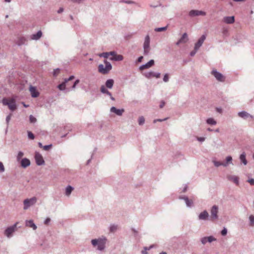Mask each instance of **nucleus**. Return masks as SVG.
Listing matches in <instances>:
<instances>
[{
    "instance_id": "obj_58",
    "label": "nucleus",
    "mask_w": 254,
    "mask_h": 254,
    "mask_svg": "<svg viewBox=\"0 0 254 254\" xmlns=\"http://www.w3.org/2000/svg\"><path fill=\"white\" fill-rule=\"evenodd\" d=\"M11 115L9 114L6 118V122L7 125H8L9 122L11 119Z\"/></svg>"
},
{
    "instance_id": "obj_12",
    "label": "nucleus",
    "mask_w": 254,
    "mask_h": 254,
    "mask_svg": "<svg viewBox=\"0 0 254 254\" xmlns=\"http://www.w3.org/2000/svg\"><path fill=\"white\" fill-rule=\"evenodd\" d=\"M189 40L188 35L187 33H184L181 38L176 42V45L178 46L180 44L186 43Z\"/></svg>"
},
{
    "instance_id": "obj_17",
    "label": "nucleus",
    "mask_w": 254,
    "mask_h": 254,
    "mask_svg": "<svg viewBox=\"0 0 254 254\" xmlns=\"http://www.w3.org/2000/svg\"><path fill=\"white\" fill-rule=\"evenodd\" d=\"M31 96L33 98H36L39 96V92L37 90L35 87L31 86L29 88Z\"/></svg>"
},
{
    "instance_id": "obj_27",
    "label": "nucleus",
    "mask_w": 254,
    "mask_h": 254,
    "mask_svg": "<svg viewBox=\"0 0 254 254\" xmlns=\"http://www.w3.org/2000/svg\"><path fill=\"white\" fill-rule=\"evenodd\" d=\"M231 164H232V157L231 156H228L226 158V162L223 163V166L227 167Z\"/></svg>"
},
{
    "instance_id": "obj_32",
    "label": "nucleus",
    "mask_w": 254,
    "mask_h": 254,
    "mask_svg": "<svg viewBox=\"0 0 254 254\" xmlns=\"http://www.w3.org/2000/svg\"><path fill=\"white\" fill-rule=\"evenodd\" d=\"M73 190V188L70 186H68L65 189V194L67 196L70 194L71 191Z\"/></svg>"
},
{
    "instance_id": "obj_4",
    "label": "nucleus",
    "mask_w": 254,
    "mask_h": 254,
    "mask_svg": "<svg viewBox=\"0 0 254 254\" xmlns=\"http://www.w3.org/2000/svg\"><path fill=\"white\" fill-rule=\"evenodd\" d=\"M37 199L36 197L34 196L31 198L25 199L23 201V209L27 210L30 206L34 205L37 202Z\"/></svg>"
},
{
    "instance_id": "obj_49",
    "label": "nucleus",
    "mask_w": 254,
    "mask_h": 254,
    "mask_svg": "<svg viewBox=\"0 0 254 254\" xmlns=\"http://www.w3.org/2000/svg\"><path fill=\"white\" fill-rule=\"evenodd\" d=\"M198 49H195V47H194V49L193 50H192L190 53V56L191 57H193L194 56L196 53L197 52V51H198Z\"/></svg>"
},
{
    "instance_id": "obj_64",
    "label": "nucleus",
    "mask_w": 254,
    "mask_h": 254,
    "mask_svg": "<svg viewBox=\"0 0 254 254\" xmlns=\"http://www.w3.org/2000/svg\"><path fill=\"white\" fill-rule=\"evenodd\" d=\"M143 59V56H140V57H138V58L137 59V62H138V63L141 62Z\"/></svg>"
},
{
    "instance_id": "obj_21",
    "label": "nucleus",
    "mask_w": 254,
    "mask_h": 254,
    "mask_svg": "<svg viewBox=\"0 0 254 254\" xmlns=\"http://www.w3.org/2000/svg\"><path fill=\"white\" fill-rule=\"evenodd\" d=\"M42 31H38L36 33L33 34L31 36V39L34 40H38L42 37Z\"/></svg>"
},
{
    "instance_id": "obj_53",
    "label": "nucleus",
    "mask_w": 254,
    "mask_h": 254,
    "mask_svg": "<svg viewBox=\"0 0 254 254\" xmlns=\"http://www.w3.org/2000/svg\"><path fill=\"white\" fill-rule=\"evenodd\" d=\"M74 75H71L67 78H64V80H65V82L68 83V81L73 80L74 78Z\"/></svg>"
},
{
    "instance_id": "obj_16",
    "label": "nucleus",
    "mask_w": 254,
    "mask_h": 254,
    "mask_svg": "<svg viewBox=\"0 0 254 254\" xmlns=\"http://www.w3.org/2000/svg\"><path fill=\"white\" fill-rule=\"evenodd\" d=\"M110 111L112 113H115L118 116H121L123 115L125 110L124 109H118L115 107H112L110 109Z\"/></svg>"
},
{
    "instance_id": "obj_6",
    "label": "nucleus",
    "mask_w": 254,
    "mask_h": 254,
    "mask_svg": "<svg viewBox=\"0 0 254 254\" xmlns=\"http://www.w3.org/2000/svg\"><path fill=\"white\" fill-rule=\"evenodd\" d=\"M17 222L15 223L13 225L7 227L4 231V235L7 237L9 238L12 236V233L15 231Z\"/></svg>"
},
{
    "instance_id": "obj_14",
    "label": "nucleus",
    "mask_w": 254,
    "mask_h": 254,
    "mask_svg": "<svg viewBox=\"0 0 254 254\" xmlns=\"http://www.w3.org/2000/svg\"><path fill=\"white\" fill-rule=\"evenodd\" d=\"M205 39L206 35L204 34L202 35L200 37V38L198 40L197 42L195 44L194 47H195V49H199V48L202 46Z\"/></svg>"
},
{
    "instance_id": "obj_9",
    "label": "nucleus",
    "mask_w": 254,
    "mask_h": 254,
    "mask_svg": "<svg viewBox=\"0 0 254 254\" xmlns=\"http://www.w3.org/2000/svg\"><path fill=\"white\" fill-rule=\"evenodd\" d=\"M205 12L198 10H191L189 13V15L190 17H194L200 15L205 16Z\"/></svg>"
},
{
    "instance_id": "obj_55",
    "label": "nucleus",
    "mask_w": 254,
    "mask_h": 254,
    "mask_svg": "<svg viewBox=\"0 0 254 254\" xmlns=\"http://www.w3.org/2000/svg\"><path fill=\"white\" fill-rule=\"evenodd\" d=\"M52 146V144L46 145H44L43 146V148L45 150H48L49 149H50L51 148Z\"/></svg>"
},
{
    "instance_id": "obj_33",
    "label": "nucleus",
    "mask_w": 254,
    "mask_h": 254,
    "mask_svg": "<svg viewBox=\"0 0 254 254\" xmlns=\"http://www.w3.org/2000/svg\"><path fill=\"white\" fill-rule=\"evenodd\" d=\"M79 82H80L79 79H76L73 83L72 86L71 87V88L67 89L66 91L67 92V91H69L70 90H74L76 88V85L79 83Z\"/></svg>"
},
{
    "instance_id": "obj_45",
    "label": "nucleus",
    "mask_w": 254,
    "mask_h": 254,
    "mask_svg": "<svg viewBox=\"0 0 254 254\" xmlns=\"http://www.w3.org/2000/svg\"><path fill=\"white\" fill-rule=\"evenodd\" d=\"M100 91L103 94H105V93L108 91V90L104 85H102L100 88Z\"/></svg>"
},
{
    "instance_id": "obj_1",
    "label": "nucleus",
    "mask_w": 254,
    "mask_h": 254,
    "mask_svg": "<svg viewBox=\"0 0 254 254\" xmlns=\"http://www.w3.org/2000/svg\"><path fill=\"white\" fill-rule=\"evenodd\" d=\"M107 242V239L105 237L99 238L98 239H93L91 240V244L94 247L97 246V250L103 251L105 248V245Z\"/></svg>"
},
{
    "instance_id": "obj_19",
    "label": "nucleus",
    "mask_w": 254,
    "mask_h": 254,
    "mask_svg": "<svg viewBox=\"0 0 254 254\" xmlns=\"http://www.w3.org/2000/svg\"><path fill=\"white\" fill-rule=\"evenodd\" d=\"M223 21L226 24H232L235 22V17L234 16H225L223 18Z\"/></svg>"
},
{
    "instance_id": "obj_13",
    "label": "nucleus",
    "mask_w": 254,
    "mask_h": 254,
    "mask_svg": "<svg viewBox=\"0 0 254 254\" xmlns=\"http://www.w3.org/2000/svg\"><path fill=\"white\" fill-rule=\"evenodd\" d=\"M144 75L147 78H150L152 77L159 78L160 77V73L149 71L144 73Z\"/></svg>"
},
{
    "instance_id": "obj_42",
    "label": "nucleus",
    "mask_w": 254,
    "mask_h": 254,
    "mask_svg": "<svg viewBox=\"0 0 254 254\" xmlns=\"http://www.w3.org/2000/svg\"><path fill=\"white\" fill-rule=\"evenodd\" d=\"M24 153L22 151H19L17 156V161H19L21 158L23 156Z\"/></svg>"
},
{
    "instance_id": "obj_23",
    "label": "nucleus",
    "mask_w": 254,
    "mask_h": 254,
    "mask_svg": "<svg viewBox=\"0 0 254 254\" xmlns=\"http://www.w3.org/2000/svg\"><path fill=\"white\" fill-rule=\"evenodd\" d=\"M143 49H150V37L148 35L145 38Z\"/></svg>"
},
{
    "instance_id": "obj_43",
    "label": "nucleus",
    "mask_w": 254,
    "mask_h": 254,
    "mask_svg": "<svg viewBox=\"0 0 254 254\" xmlns=\"http://www.w3.org/2000/svg\"><path fill=\"white\" fill-rule=\"evenodd\" d=\"M207 242H208L209 243H211L212 242L215 241L216 240V239L212 236L207 237Z\"/></svg>"
},
{
    "instance_id": "obj_25",
    "label": "nucleus",
    "mask_w": 254,
    "mask_h": 254,
    "mask_svg": "<svg viewBox=\"0 0 254 254\" xmlns=\"http://www.w3.org/2000/svg\"><path fill=\"white\" fill-rule=\"evenodd\" d=\"M114 83V80L112 79H109L106 81L105 85L107 88L111 89L113 86Z\"/></svg>"
},
{
    "instance_id": "obj_61",
    "label": "nucleus",
    "mask_w": 254,
    "mask_h": 254,
    "mask_svg": "<svg viewBox=\"0 0 254 254\" xmlns=\"http://www.w3.org/2000/svg\"><path fill=\"white\" fill-rule=\"evenodd\" d=\"M150 49H144V55H147L149 53Z\"/></svg>"
},
{
    "instance_id": "obj_7",
    "label": "nucleus",
    "mask_w": 254,
    "mask_h": 254,
    "mask_svg": "<svg viewBox=\"0 0 254 254\" xmlns=\"http://www.w3.org/2000/svg\"><path fill=\"white\" fill-rule=\"evenodd\" d=\"M211 74L219 81L223 82L225 80V77L220 72L217 71L216 69H213L211 71Z\"/></svg>"
},
{
    "instance_id": "obj_59",
    "label": "nucleus",
    "mask_w": 254,
    "mask_h": 254,
    "mask_svg": "<svg viewBox=\"0 0 254 254\" xmlns=\"http://www.w3.org/2000/svg\"><path fill=\"white\" fill-rule=\"evenodd\" d=\"M51 221V219L50 218H47L44 221V224L46 225H48L49 223Z\"/></svg>"
},
{
    "instance_id": "obj_37",
    "label": "nucleus",
    "mask_w": 254,
    "mask_h": 254,
    "mask_svg": "<svg viewBox=\"0 0 254 254\" xmlns=\"http://www.w3.org/2000/svg\"><path fill=\"white\" fill-rule=\"evenodd\" d=\"M212 162L213 163L214 166L216 167H218L220 166H223V163L216 161L215 160H213Z\"/></svg>"
},
{
    "instance_id": "obj_28",
    "label": "nucleus",
    "mask_w": 254,
    "mask_h": 254,
    "mask_svg": "<svg viewBox=\"0 0 254 254\" xmlns=\"http://www.w3.org/2000/svg\"><path fill=\"white\" fill-rule=\"evenodd\" d=\"M229 180L232 181L237 185H239V178L235 176H230L228 178Z\"/></svg>"
},
{
    "instance_id": "obj_62",
    "label": "nucleus",
    "mask_w": 254,
    "mask_h": 254,
    "mask_svg": "<svg viewBox=\"0 0 254 254\" xmlns=\"http://www.w3.org/2000/svg\"><path fill=\"white\" fill-rule=\"evenodd\" d=\"M108 53H109V56H112V57L115 56L117 54V53L115 51H111V52H108Z\"/></svg>"
},
{
    "instance_id": "obj_20",
    "label": "nucleus",
    "mask_w": 254,
    "mask_h": 254,
    "mask_svg": "<svg viewBox=\"0 0 254 254\" xmlns=\"http://www.w3.org/2000/svg\"><path fill=\"white\" fill-rule=\"evenodd\" d=\"M179 198L181 199H184L188 207H191L192 206L193 202L191 200L189 199L187 196H180Z\"/></svg>"
},
{
    "instance_id": "obj_54",
    "label": "nucleus",
    "mask_w": 254,
    "mask_h": 254,
    "mask_svg": "<svg viewBox=\"0 0 254 254\" xmlns=\"http://www.w3.org/2000/svg\"><path fill=\"white\" fill-rule=\"evenodd\" d=\"M4 171V167L3 163L0 162V173L3 172Z\"/></svg>"
},
{
    "instance_id": "obj_51",
    "label": "nucleus",
    "mask_w": 254,
    "mask_h": 254,
    "mask_svg": "<svg viewBox=\"0 0 254 254\" xmlns=\"http://www.w3.org/2000/svg\"><path fill=\"white\" fill-rule=\"evenodd\" d=\"M207 237H204L202 238L201 239L200 241H201V243L203 245H205L207 242Z\"/></svg>"
},
{
    "instance_id": "obj_29",
    "label": "nucleus",
    "mask_w": 254,
    "mask_h": 254,
    "mask_svg": "<svg viewBox=\"0 0 254 254\" xmlns=\"http://www.w3.org/2000/svg\"><path fill=\"white\" fill-rule=\"evenodd\" d=\"M26 39L25 37H21L19 39V40L17 42V44L18 46H21L23 45L26 44Z\"/></svg>"
},
{
    "instance_id": "obj_8",
    "label": "nucleus",
    "mask_w": 254,
    "mask_h": 254,
    "mask_svg": "<svg viewBox=\"0 0 254 254\" xmlns=\"http://www.w3.org/2000/svg\"><path fill=\"white\" fill-rule=\"evenodd\" d=\"M35 159L36 164L38 166H41L45 164V161L42 155L38 152H36L35 153Z\"/></svg>"
},
{
    "instance_id": "obj_60",
    "label": "nucleus",
    "mask_w": 254,
    "mask_h": 254,
    "mask_svg": "<svg viewBox=\"0 0 254 254\" xmlns=\"http://www.w3.org/2000/svg\"><path fill=\"white\" fill-rule=\"evenodd\" d=\"M205 138L203 137H197V140L200 142H203L205 140Z\"/></svg>"
},
{
    "instance_id": "obj_18",
    "label": "nucleus",
    "mask_w": 254,
    "mask_h": 254,
    "mask_svg": "<svg viewBox=\"0 0 254 254\" xmlns=\"http://www.w3.org/2000/svg\"><path fill=\"white\" fill-rule=\"evenodd\" d=\"M20 164L22 167L23 168H26L30 165V161L29 159L26 158H24L21 159L20 161Z\"/></svg>"
},
{
    "instance_id": "obj_63",
    "label": "nucleus",
    "mask_w": 254,
    "mask_h": 254,
    "mask_svg": "<svg viewBox=\"0 0 254 254\" xmlns=\"http://www.w3.org/2000/svg\"><path fill=\"white\" fill-rule=\"evenodd\" d=\"M165 102L164 101H161L160 104V108H162L165 106Z\"/></svg>"
},
{
    "instance_id": "obj_56",
    "label": "nucleus",
    "mask_w": 254,
    "mask_h": 254,
    "mask_svg": "<svg viewBox=\"0 0 254 254\" xmlns=\"http://www.w3.org/2000/svg\"><path fill=\"white\" fill-rule=\"evenodd\" d=\"M168 119V118H164V119H155L153 121V123H156L157 122H163V121H165L166 120H167Z\"/></svg>"
},
{
    "instance_id": "obj_2",
    "label": "nucleus",
    "mask_w": 254,
    "mask_h": 254,
    "mask_svg": "<svg viewBox=\"0 0 254 254\" xmlns=\"http://www.w3.org/2000/svg\"><path fill=\"white\" fill-rule=\"evenodd\" d=\"M104 62L105 64V67L104 65L102 64H99L98 66V70L99 72L104 74H107L110 71V70L112 69V66L111 63L108 62L107 60H105Z\"/></svg>"
},
{
    "instance_id": "obj_38",
    "label": "nucleus",
    "mask_w": 254,
    "mask_h": 254,
    "mask_svg": "<svg viewBox=\"0 0 254 254\" xmlns=\"http://www.w3.org/2000/svg\"><path fill=\"white\" fill-rule=\"evenodd\" d=\"M250 219V224L252 226H254V215H250L249 217Z\"/></svg>"
},
{
    "instance_id": "obj_3",
    "label": "nucleus",
    "mask_w": 254,
    "mask_h": 254,
    "mask_svg": "<svg viewBox=\"0 0 254 254\" xmlns=\"http://www.w3.org/2000/svg\"><path fill=\"white\" fill-rule=\"evenodd\" d=\"M2 103L3 105L7 106L11 111H14L16 109L15 100L13 98L8 100L6 98H3L2 100Z\"/></svg>"
},
{
    "instance_id": "obj_11",
    "label": "nucleus",
    "mask_w": 254,
    "mask_h": 254,
    "mask_svg": "<svg viewBox=\"0 0 254 254\" xmlns=\"http://www.w3.org/2000/svg\"><path fill=\"white\" fill-rule=\"evenodd\" d=\"M238 116L239 117L243 118L244 119H247L249 118H250L252 119H254L253 116H252V115L250 114L249 113H248V112H247L246 111H245L239 112L238 113Z\"/></svg>"
},
{
    "instance_id": "obj_57",
    "label": "nucleus",
    "mask_w": 254,
    "mask_h": 254,
    "mask_svg": "<svg viewBox=\"0 0 254 254\" xmlns=\"http://www.w3.org/2000/svg\"><path fill=\"white\" fill-rule=\"evenodd\" d=\"M248 182H249L251 185L254 186V179H250L248 180Z\"/></svg>"
},
{
    "instance_id": "obj_35",
    "label": "nucleus",
    "mask_w": 254,
    "mask_h": 254,
    "mask_svg": "<svg viewBox=\"0 0 254 254\" xmlns=\"http://www.w3.org/2000/svg\"><path fill=\"white\" fill-rule=\"evenodd\" d=\"M167 27H168V26H166L162 27L156 28H155L154 31L155 32L165 31H166L167 30Z\"/></svg>"
},
{
    "instance_id": "obj_41",
    "label": "nucleus",
    "mask_w": 254,
    "mask_h": 254,
    "mask_svg": "<svg viewBox=\"0 0 254 254\" xmlns=\"http://www.w3.org/2000/svg\"><path fill=\"white\" fill-rule=\"evenodd\" d=\"M29 121L31 123H35L37 121V119L33 116L30 115L29 116Z\"/></svg>"
},
{
    "instance_id": "obj_52",
    "label": "nucleus",
    "mask_w": 254,
    "mask_h": 254,
    "mask_svg": "<svg viewBox=\"0 0 254 254\" xmlns=\"http://www.w3.org/2000/svg\"><path fill=\"white\" fill-rule=\"evenodd\" d=\"M227 233V229L226 228H224L221 232V234L222 236H225Z\"/></svg>"
},
{
    "instance_id": "obj_47",
    "label": "nucleus",
    "mask_w": 254,
    "mask_h": 254,
    "mask_svg": "<svg viewBox=\"0 0 254 254\" xmlns=\"http://www.w3.org/2000/svg\"><path fill=\"white\" fill-rule=\"evenodd\" d=\"M163 81L165 82H167L168 81H169V75L167 73H166L164 75V77H163Z\"/></svg>"
},
{
    "instance_id": "obj_30",
    "label": "nucleus",
    "mask_w": 254,
    "mask_h": 254,
    "mask_svg": "<svg viewBox=\"0 0 254 254\" xmlns=\"http://www.w3.org/2000/svg\"><path fill=\"white\" fill-rule=\"evenodd\" d=\"M66 83L67 82H65V80L64 79V82H63L61 84L58 85L57 87L59 90L61 91H64L65 89V86Z\"/></svg>"
},
{
    "instance_id": "obj_26",
    "label": "nucleus",
    "mask_w": 254,
    "mask_h": 254,
    "mask_svg": "<svg viewBox=\"0 0 254 254\" xmlns=\"http://www.w3.org/2000/svg\"><path fill=\"white\" fill-rule=\"evenodd\" d=\"M240 160L241 162L244 164V165H246L248 163V161L246 158V153L243 152L240 156Z\"/></svg>"
},
{
    "instance_id": "obj_50",
    "label": "nucleus",
    "mask_w": 254,
    "mask_h": 254,
    "mask_svg": "<svg viewBox=\"0 0 254 254\" xmlns=\"http://www.w3.org/2000/svg\"><path fill=\"white\" fill-rule=\"evenodd\" d=\"M105 94L108 95L110 97V99L112 100V101H115V99L114 97H113L112 96V93L109 91L108 90V91L106 92V93H105Z\"/></svg>"
},
{
    "instance_id": "obj_34",
    "label": "nucleus",
    "mask_w": 254,
    "mask_h": 254,
    "mask_svg": "<svg viewBox=\"0 0 254 254\" xmlns=\"http://www.w3.org/2000/svg\"><path fill=\"white\" fill-rule=\"evenodd\" d=\"M154 247V245H151L149 247H144V250L141 251V253L142 254H147V251H148V250H150L151 249Z\"/></svg>"
},
{
    "instance_id": "obj_36",
    "label": "nucleus",
    "mask_w": 254,
    "mask_h": 254,
    "mask_svg": "<svg viewBox=\"0 0 254 254\" xmlns=\"http://www.w3.org/2000/svg\"><path fill=\"white\" fill-rule=\"evenodd\" d=\"M138 124L140 126H142L144 124L145 119L143 116H141L138 118Z\"/></svg>"
},
{
    "instance_id": "obj_31",
    "label": "nucleus",
    "mask_w": 254,
    "mask_h": 254,
    "mask_svg": "<svg viewBox=\"0 0 254 254\" xmlns=\"http://www.w3.org/2000/svg\"><path fill=\"white\" fill-rule=\"evenodd\" d=\"M206 123L210 125H215L217 124L216 121L211 118H208L206 120Z\"/></svg>"
},
{
    "instance_id": "obj_44",
    "label": "nucleus",
    "mask_w": 254,
    "mask_h": 254,
    "mask_svg": "<svg viewBox=\"0 0 254 254\" xmlns=\"http://www.w3.org/2000/svg\"><path fill=\"white\" fill-rule=\"evenodd\" d=\"M117 229V226L115 225H111L110 227V231L111 232H115Z\"/></svg>"
},
{
    "instance_id": "obj_24",
    "label": "nucleus",
    "mask_w": 254,
    "mask_h": 254,
    "mask_svg": "<svg viewBox=\"0 0 254 254\" xmlns=\"http://www.w3.org/2000/svg\"><path fill=\"white\" fill-rule=\"evenodd\" d=\"M124 57L121 55L116 54L115 56L110 58V60L114 61H121L123 60Z\"/></svg>"
},
{
    "instance_id": "obj_10",
    "label": "nucleus",
    "mask_w": 254,
    "mask_h": 254,
    "mask_svg": "<svg viewBox=\"0 0 254 254\" xmlns=\"http://www.w3.org/2000/svg\"><path fill=\"white\" fill-rule=\"evenodd\" d=\"M209 214L206 210H204L201 212L198 216V219L199 220L206 221L209 220Z\"/></svg>"
},
{
    "instance_id": "obj_48",
    "label": "nucleus",
    "mask_w": 254,
    "mask_h": 254,
    "mask_svg": "<svg viewBox=\"0 0 254 254\" xmlns=\"http://www.w3.org/2000/svg\"><path fill=\"white\" fill-rule=\"evenodd\" d=\"M60 71V69L58 68L54 69V71H53L54 76H55V77L57 76L58 75V74L59 73Z\"/></svg>"
},
{
    "instance_id": "obj_40",
    "label": "nucleus",
    "mask_w": 254,
    "mask_h": 254,
    "mask_svg": "<svg viewBox=\"0 0 254 254\" xmlns=\"http://www.w3.org/2000/svg\"><path fill=\"white\" fill-rule=\"evenodd\" d=\"M99 56L100 57L107 58L109 56V55L108 52H104L99 54Z\"/></svg>"
},
{
    "instance_id": "obj_39",
    "label": "nucleus",
    "mask_w": 254,
    "mask_h": 254,
    "mask_svg": "<svg viewBox=\"0 0 254 254\" xmlns=\"http://www.w3.org/2000/svg\"><path fill=\"white\" fill-rule=\"evenodd\" d=\"M28 137L30 139H34L35 138L34 134L30 131H28Z\"/></svg>"
},
{
    "instance_id": "obj_46",
    "label": "nucleus",
    "mask_w": 254,
    "mask_h": 254,
    "mask_svg": "<svg viewBox=\"0 0 254 254\" xmlns=\"http://www.w3.org/2000/svg\"><path fill=\"white\" fill-rule=\"evenodd\" d=\"M121 2H124L127 4H133L134 3V1L129 0H121Z\"/></svg>"
},
{
    "instance_id": "obj_15",
    "label": "nucleus",
    "mask_w": 254,
    "mask_h": 254,
    "mask_svg": "<svg viewBox=\"0 0 254 254\" xmlns=\"http://www.w3.org/2000/svg\"><path fill=\"white\" fill-rule=\"evenodd\" d=\"M154 64V61L153 60H150L147 63L141 65L139 67L140 70H143L145 69L148 68Z\"/></svg>"
},
{
    "instance_id": "obj_5",
    "label": "nucleus",
    "mask_w": 254,
    "mask_h": 254,
    "mask_svg": "<svg viewBox=\"0 0 254 254\" xmlns=\"http://www.w3.org/2000/svg\"><path fill=\"white\" fill-rule=\"evenodd\" d=\"M218 207L216 205H214L211 209L210 213L211 215L209 220L213 221L218 219Z\"/></svg>"
},
{
    "instance_id": "obj_22",
    "label": "nucleus",
    "mask_w": 254,
    "mask_h": 254,
    "mask_svg": "<svg viewBox=\"0 0 254 254\" xmlns=\"http://www.w3.org/2000/svg\"><path fill=\"white\" fill-rule=\"evenodd\" d=\"M25 225L27 227L32 228L34 230H35L37 229V226L34 224L32 220H26L25 222Z\"/></svg>"
}]
</instances>
